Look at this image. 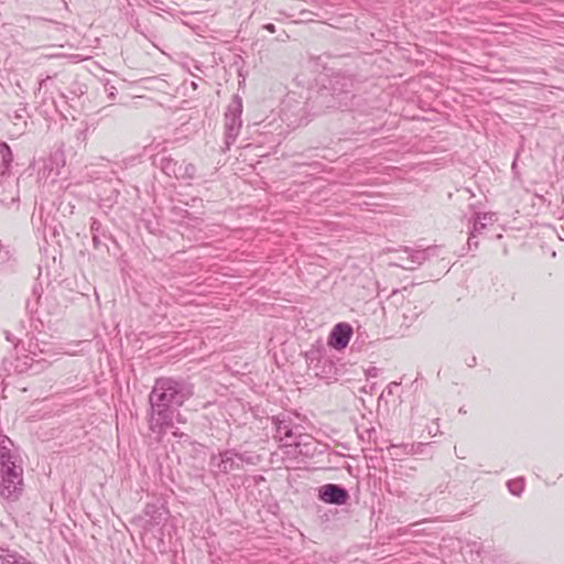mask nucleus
<instances>
[{
	"label": "nucleus",
	"instance_id": "cd10ccee",
	"mask_svg": "<svg viewBox=\"0 0 564 564\" xmlns=\"http://www.w3.org/2000/svg\"><path fill=\"white\" fill-rule=\"evenodd\" d=\"M378 372H379V369L376 368V367H371L369 369L366 370V376L369 378V377H377L378 376Z\"/></svg>",
	"mask_w": 564,
	"mask_h": 564
},
{
	"label": "nucleus",
	"instance_id": "f8f14e48",
	"mask_svg": "<svg viewBox=\"0 0 564 564\" xmlns=\"http://www.w3.org/2000/svg\"><path fill=\"white\" fill-rule=\"evenodd\" d=\"M352 336V327L347 323L336 324L330 332L328 344L337 350L347 347Z\"/></svg>",
	"mask_w": 564,
	"mask_h": 564
},
{
	"label": "nucleus",
	"instance_id": "4468645a",
	"mask_svg": "<svg viewBox=\"0 0 564 564\" xmlns=\"http://www.w3.org/2000/svg\"><path fill=\"white\" fill-rule=\"evenodd\" d=\"M425 308V305L420 302L419 304L408 301L401 307V314L405 322H412L419 317Z\"/></svg>",
	"mask_w": 564,
	"mask_h": 564
},
{
	"label": "nucleus",
	"instance_id": "bb28decb",
	"mask_svg": "<svg viewBox=\"0 0 564 564\" xmlns=\"http://www.w3.org/2000/svg\"><path fill=\"white\" fill-rule=\"evenodd\" d=\"M372 434H376V430L373 427L365 430L362 434H360V437L365 440L367 437L368 441L371 440Z\"/></svg>",
	"mask_w": 564,
	"mask_h": 564
},
{
	"label": "nucleus",
	"instance_id": "423d86ee",
	"mask_svg": "<svg viewBox=\"0 0 564 564\" xmlns=\"http://www.w3.org/2000/svg\"><path fill=\"white\" fill-rule=\"evenodd\" d=\"M437 247H427L426 249L415 250L409 247H405L402 252L406 254V257L399 256V260L402 261L400 267L405 270H414L423 262L429 260L431 257L437 256Z\"/></svg>",
	"mask_w": 564,
	"mask_h": 564
},
{
	"label": "nucleus",
	"instance_id": "f3484780",
	"mask_svg": "<svg viewBox=\"0 0 564 564\" xmlns=\"http://www.w3.org/2000/svg\"><path fill=\"white\" fill-rule=\"evenodd\" d=\"M145 516L150 518L151 524L158 525L163 520V512L156 505H147L144 509Z\"/></svg>",
	"mask_w": 564,
	"mask_h": 564
},
{
	"label": "nucleus",
	"instance_id": "aec40b11",
	"mask_svg": "<svg viewBox=\"0 0 564 564\" xmlns=\"http://www.w3.org/2000/svg\"><path fill=\"white\" fill-rule=\"evenodd\" d=\"M475 219L485 223L488 227L489 225H494L497 220L496 215L494 213H475L473 216Z\"/></svg>",
	"mask_w": 564,
	"mask_h": 564
},
{
	"label": "nucleus",
	"instance_id": "c756f323",
	"mask_svg": "<svg viewBox=\"0 0 564 564\" xmlns=\"http://www.w3.org/2000/svg\"><path fill=\"white\" fill-rule=\"evenodd\" d=\"M267 31L274 33L275 32V25L272 23H268L263 26Z\"/></svg>",
	"mask_w": 564,
	"mask_h": 564
},
{
	"label": "nucleus",
	"instance_id": "20e7f679",
	"mask_svg": "<svg viewBox=\"0 0 564 564\" xmlns=\"http://www.w3.org/2000/svg\"><path fill=\"white\" fill-rule=\"evenodd\" d=\"M23 491V468L0 467V497L9 501L18 500Z\"/></svg>",
	"mask_w": 564,
	"mask_h": 564
},
{
	"label": "nucleus",
	"instance_id": "b1692460",
	"mask_svg": "<svg viewBox=\"0 0 564 564\" xmlns=\"http://www.w3.org/2000/svg\"><path fill=\"white\" fill-rule=\"evenodd\" d=\"M389 486V492L393 494L398 497H404L406 487H403L400 481H394L392 484H388Z\"/></svg>",
	"mask_w": 564,
	"mask_h": 564
},
{
	"label": "nucleus",
	"instance_id": "9b49d317",
	"mask_svg": "<svg viewBox=\"0 0 564 564\" xmlns=\"http://www.w3.org/2000/svg\"><path fill=\"white\" fill-rule=\"evenodd\" d=\"M318 498L330 505L341 506L349 499L348 491L336 484H326L319 487Z\"/></svg>",
	"mask_w": 564,
	"mask_h": 564
},
{
	"label": "nucleus",
	"instance_id": "4be33fe9",
	"mask_svg": "<svg viewBox=\"0 0 564 564\" xmlns=\"http://www.w3.org/2000/svg\"><path fill=\"white\" fill-rule=\"evenodd\" d=\"M288 107V102L284 101L283 102V108H282V113L284 116V120L288 121V124L289 126H293V127H297V126H301L303 123V118H300V119H292V116H290L289 113V110L286 109Z\"/></svg>",
	"mask_w": 564,
	"mask_h": 564
},
{
	"label": "nucleus",
	"instance_id": "ddd939ff",
	"mask_svg": "<svg viewBox=\"0 0 564 564\" xmlns=\"http://www.w3.org/2000/svg\"><path fill=\"white\" fill-rule=\"evenodd\" d=\"M90 232L95 249L107 247L105 243V240L108 238L107 230L105 229L102 224L96 218H91Z\"/></svg>",
	"mask_w": 564,
	"mask_h": 564
},
{
	"label": "nucleus",
	"instance_id": "6ab92c4d",
	"mask_svg": "<svg viewBox=\"0 0 564 564\" xmlns=\"http://www.w3.org/2000/svg\"><path fill=\"white\" fill-rule=\"evenodd\" d=\"M237 459L241 464V469H242L245 464L252 465V466L257 465L260 462V456L252 454V453H248V452H245V453L237 452Z\"/></svg>",
	"mask_w": 564,
	"mask_h": 564
},
{
	"label": "nucleus",
	"instance_id": "dca6fc26",
	"mask_svg": "<svg viewBox=\"0 0 564 564\" xmlns=\"http://www.w3.org/2000/svg\"><path fill=\"white\" fill-rule=\"evenodd\" d=\"M25 557L7 549L0 547L1 564H24Z\"/></svg>",
	"mask_w": 564,
	"mask_h": 564
},
{
	"label": "nucleus",
	"instance_id": "72a5a7b5",
	"mask_svg": "<svg viewBox=\"0 0 564 564\" xmlns=\"http://www.w3.org/2000/svg\"><path fill=\"white\" fill-rule=\"evenodd\" d=\"M296 108H299V110H303V107H300V105H296Z\"/></svg>",
	"mask_w": 564,
	"mask_h": 564
},
{
	"label": "nucleus",
	"instance_id": "473e14b6",
	"mask_svg": "<svg viewBox=\"0 0 564 564\" xmlns=\"http://www.w3.org/2000/svg\"><path fill=\"white\" fill-rule=\"evenodd\" d=\"M285 101L289 104V100H285ZM286 109L289 110L290 116L294 115V111H291V109H289V106L286 107Z\"/></svg>",
	"mask_w": 564,
	"mask_h": 564
},
{
	"label": "nucleus",
	"instance_id": "412c9836",
	"mask_svg": "<svg viewBox=\"0 0 564 564\" xmlns=\"http://www.w3.org/2000/svg\"><path fill=\"white\" fill-rule=\"evenodd\" d=\"M305 358L310 366H312L314 361H317L316 366L323 361L321 351L318 349H311V350L306 351ZM326 361L327 360L325 359L324 362H326Z\"/></svg>",
	"mask_w": 564,
	"mask_h": 564
},
{
	"label": "nucleus",
	"instance_id": "7c9ffc66",
	"mask_svg": "<svg viewBox=\"0 0 564 564\" xmlns=\"http://www.w3.org/2000/svg\"><path fill=\"white\" fill-rule=\"evenodd\" d=\"M52 78V76H46L45 78H42L40 80V88H42L43 86H45L46 82L50 80Z\"/></svg>",
	"mask_w": 564,
	"mask_h": 564
},
{
	"label": "nucleus",
	"instance_id": "2f4dec72",
	"mask_svg": "<svg viewBox=\"0 0 564 564\" xmlns=\"http://www.w3.org/2000/svg\"><path fill=\"white\" fill-rule=\"evenodd\" d=\"M135 160H137V158L132 156V158L129 159V162L124 161V163L126 164H132Z\"/></svg>",
	"mask_w": 564,
	"mask_h": 564
},
{
	"label": "nucleus",
	"instance_id": "c85d7f7f",
	"mask_svg": "<svg viewBox=\"0 0 564 564\" xmlns=\"http://www.w3.org/2000/svg\"><path fill=\"white\" fill-rule=\"evenodd\" d=\"M398 386H399V383H398V382H390V383L388 384V387L386 388L387 393H388L389 395L393 394V388H394V387H398Z\"/></svg>",
	"mask_w": 564,
	"mask_h": 564
},
{
	"label": "nucleus",
	"instance_id": "1a4fd4ad",
	"mask_svg": "<svg viewBox=\"0 0 564 564\" xmlns=\"http://www.w3.org/2000/svg\"><path fill=\"white\" fill-rule=\"evenodd\" d=\"M272 421V424L275 426V431H276V434L274 435L275 438H278L280 442L282 441H285V445H299L294 438H295V433H294V422L293 420L284 414V413H281V414H278V415H274L272 416L271 419Z\"/></svg>",
	"mask_w": 564,
	"mask_h": 564
},
{
	"label": "nucleus",
	"instance_id": "9d476101",
	"mask_svg": "<svg viewBox=\"0 0 564 564\" xmlns=\"http://www.w3.org/2000/svg\"><path fill=\"white\" fill-rule=\"evenodd\" d=\"M20 467L22 460L13 442L3 434H0V467Z\"/></svg>",
	"mask_w": 564,
	"mask_h": 564
},
{
	"label": "nucleus",
	"instance_id": "f257e3e1",
	"mask_svg": "<svg viewBox=\"0 0 564 564\" xmlns=\"http://www.w3.org/2000/svg\"><path fill=\"white\" fill-rule=\"evenodd\" d=\"M193 386L173 378L156 379L149 395V429L162 435L173 426L175 411L193 395Z\"/></svg>",
	"mask_w": 564,
	"mask_h": 564
},
{
	"label": "nucleus",
	"instance_id": "39448f33",
	"mask_svg": "<svg viewBox=\"0 0 564 564\" xmlns=\"http://www.w3.org/2000/svg\"><path fill=\"white\" fill-rule=\"evenodd\" d=\"M159 166L165 175L177 180H193L196 174V166L193 163L178 162L171 156H162Z\"/></svg>",
	"mask_w": 564,
	"mask_h": 564
},
{
	"label": "nucleus",
	"instance_id": "6e6552de",
	"mask_svg": "<svg viewBox=\"0 0 564 564\" xmlns=\"http://www.w3.org/2000/svg\"><path fill=\"white\" fill-rule=\"evenodd\" d=\"M210 466L215 468L217 473L224 475L241 469V464L237 459V451L234 448L213 454L210 456Z\"/></svg>",
	"mask_w": 564,
	"mask_h": 564
},
{
	"label": "nucleus",
	"instance_id": "2eb2a0df",
	"mask_svg": "<svg viewBox=\"0 0 564 564\" xmlns=\"http://www.w3.org/2000/svg\"><path fill=\"white\" fill-rule=\"evenodd\" d=\"M0 176L8 174L13 161V154L10 147L6 142H0Z\"/></svg>",
	"mask_w": 564,
	"mask_h": 564
},
{
	"label": "nucleus",
	"instance_id": "393cba45",
	"mask_svg": "<svg viewBox=\"0 0 564 564\" xmlns=\"http://www.w3.org/2000/svg\"><path fill=\"white\" fill-rule=\"evenodd\" d=\"M478 237H479V235L469 231V236H468V240H467L469 250L478 248V246H479Z\"/></svg>",
	"mask_w": 564,
	"mask_h": 564
},
{
	"label": "nucleus",
	"instance_id": "a878e982",
	"mask_svg": "<svg viewBox=\"0 0 564 564\" xmlns=\"http://www.w3.org/2000/svg\"><path fill=\"white\" fill-rule=\"evenodd\" d=\"M105 90H106V93L108 94V97H109L110 99H115L116 94H117V89H116V87H115L113 85H110L109 83H107V84L105 85Z\"/></svg>",
	"mask_w": 564,
	"mask_h": 564
},
{
	"label": "nucleus",
	"instance_id": "7ed1b4c3",
	"mask_svg": "<svg viewBox=\"0 0 564 564\" xmlns=\"http://www.w3.org/2000/svg\"><path fill=\"white\" fill-rule=\"evenodd\" d=\"M242 99L235 95L225 112V148L228 151L236 142L242 127Z\"/></svg>",
	"mask_w": 564,
	"mask_h": 564
},
{
	"label": "nucleus",
	"instance_id": "a211bd4d",
	"mask_svg": "<svg viewBox=\"0 0 564 564\" xmlns=\"http://www.w3.org/2000/svg\"><path fill=\"white\" fill-rule=\"evenodd\" d=\"M508 490L511 495L520 497L525 487V480L523 477L511 479L507 482Z\"/></svg>",
	"mask_w": 564,
	"mask_h": 564
},
{
	"label": "nucleus",
	"instance_id": "0eeeda50",
	"mask_svg": "<svg viewBox=\"0 0 564 564\" xmlns=\"http://www.w3.org/2000/svg\"><path fill=\"white\" fill-rule=\"evenodd\" d=\"M55 355V352L47 348L46 344L44 345L43 348H41L37 343H31L28 356V358L30 359V370L36 373L47 368L55 360L53 358Z\"/></svg>",
	"mask_w": 564,
	"mask_h": 564
},
{
	"label": "nucleus",
	"instance_id": "5701e85b",
	"mask_svg": "<svg viewBox=\"0 0 564 564\" xmlns=\"http://www.w3.org/2000/svg\"><path fill=\"white\" fill-rule=\"evenodd\" d=\"M468 223H469V225H471L469 228V231L477 234L479 236L487 228L485 223H481L480 220H477L474 217H471Z\"/></svg>",
	"mask_w": 564,
	"mask_h": 564
},
{
	"label": "nucleus",
	"instance_id": "f03ea898",
	"mask_svg": "<svg viewBox=\"0 0 564 564\" xmlns=\"http://www.w3.org/2000/svg\"><path fill=\"white\" fill-rule=\"evenodd\" d=\"M351 86L349 78L336 77L330 89L325 87L318 91L317 100L327 109L348 108L354 97Z\"/></svg>",
	"mask_w": 564,
	"mask_h": 564
}]
</instances>
